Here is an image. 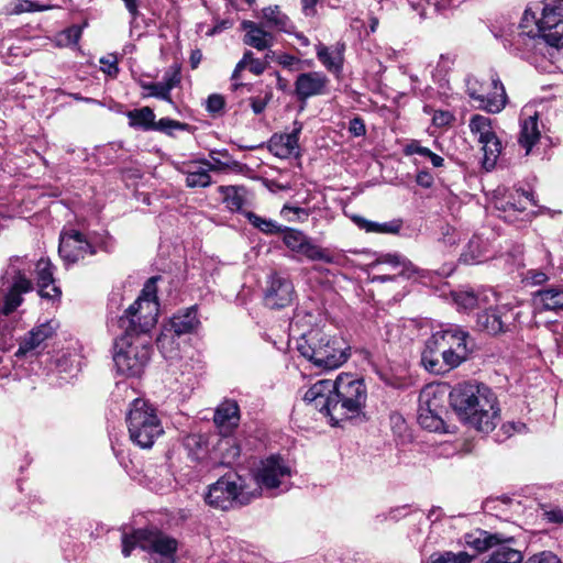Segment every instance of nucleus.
Segmentation results:
<instances>
[{"instance_id":"1","label":"nucleus","mask_w":563,"mask_h":563,"mask_svg":"<svg viewBox=\"0 0 563 563\" xmlns=\"http://www.w3.org/2000/svg\"><path fill=\"white\" fill-rule=\"evenodd\" d=\"M366 399L364 380L347 373L340 374L335 380L320 379L303 394V400L329 417L332 424L362 415Z\"/></svg>"},{"instance_id":"2","label":"nucleus","mask_w":563,"mask_h":563,"mask_svg":"<svg viewBox=\"0 0 563 563\" xmlns=\"http://www.w3.org/2000/svg\"><path fill=\"white\" fill-rule=\"evenodd\" d=\"M308 318L307 325L314 319L311 313L297 309L290 321L292 331L299 332L297 351L317 368L331 371L342 366L350 357V346L339 335H331L320 328L300 331L302 320Z\"/></svg>"},{"instance_id":"3","label":"nucleus","mask_w":563,"mask_h":563,"mask_svg":"<svg viewBox=\"0 0 563 563\" xmlns=\"http://www.w3.org/2000/svg\"><path fill=\"white\" fill-rule=\"evenodd\" d=\"M450 404L459 417L482 432L495 429L499 408L495 394L485 385L461 383L453 387Z\"/></svg>"},{"instance_id":"4","label":"nucleus","mask_w":563,"mask_h":563,"mask_svg":"<svg viewBox=\"0 0 563 563\" xmlns=\"http://www.w3.org/2000/svg\"><path fill=\"white\" fill-rule=\"evenodd\" d=\"M30 265L23 258H12L0 277V334L10 335L13 329V312L22 305L23 294L33 289L27 276Z\"/></svg>"},{"instance_id":"5","label":"nucleus","mask_w":563,"mask_h":563,"mask_svg":"<svg viewBox=\"0 0 563 563\" xmlns=\"http://www.w3.org/2000/svg\"><path fill=\"white\" fill-rule=\"evenodd\" d=\"M541 16L527 9L523 13L520 27L522 32L538 44H545L559 51L563 47V0H544L540 2Z\"/></svg>"},{"instance_id":"6","label":"nucleus","mask_w":563,"mask_h":563,"mask_svg":"<svg viewBox=\"0 0 563 563\" xmlns=\"http://www.w3.org/2000/svg\"><path fill=\"white\" fill-rule=\"evenodd\" d=\"M159 277H151L144 285L141 295L119 318V328L129 334L148 335L158 318L157 287Z\"/></svg>"},{"instance_id":"7","label":"nucleus","mask_w":563,"mask_h":563,"mask_svg":"<svg viewBox=\"0 0 563 563\" xmlns=\"http://www.w3.org/2000/svg\"><path fill=\"white\" fill-rule=\"evenodd\" d=\"M258 497L260 490L249 489L242 476L228 473L209 485L205 501L212 508L230 510L249 505Z\"/></svg>"},{"instance_id":"8","label":"nucleus","mask_w":563,"mask_h":563,"mask_svg":"<svg viewBox=\"0 0 563 563\" xmlns=\"http://www.w3.org/2000/svg\"><path fill=\"white\" fill-rule=\"evenodd\" d=\"M130 440L141 449H150L163 435L164 428L156 409L145 399L135 398L126 413Z\"/></svg>"},{"instance_id":"9","label":"nucleus","mask_w":563,"mask_h":563,"mask_svg":"<svg viewBox=\"0 0 563 563\" xmlns=\"http://www.w3.org/2000/svg\"><path fill=\"white\" fill-rule=\"evenodd\" d=\"M135 547L147 551L148 563H174L178 541L158 530L139 529L122 536V554L128 558Z\"/></svg>"},{"instance_id":"10","label":"nucleus","mask_w":563,"mask_h":563,"mask_svg":"<svg viewBox=\"0 0 563 563\" xmlns=\"http://www.w3.org/2000/svg\"><path fill=\"white\" fill-rule=\"evenodd\" d=\"M151 356V339L148 335H134L123 332L115 340L113 362L118 373L140 376Z\"/></svg>"},{"instance_id":"11","label":"nucleus","mask_w":563,"mask_h":563,"mask_svg":"<svg viewBox=\"0 0 563 563\" xmlns=\"http://www.w3.org/2000/svg\"><path fill=\"white\" fill-rule=\"evenodd\" d=\"M291 477V468L280 455H271L260 462L253 471V478L256 483L254 489L260 490V497L263 492L271 493L279 489L285 492L288 489L287 481Z\"/></svg>"},{"instance_id":"12","label":"nucleus","mask_w":563,"mask_h":563,"mask_svg":"<svg viewBox=\"0 0 563 563\" xmlns=\"http://www.w3.org/2000/svg\"><path fill=\"white\" fill-rule=\"evenodd\" d=\"M465 91L476 102L486 106H506L508 97L503 82L497 76H490L489 81L484 82L473 75L465 78Z\"/></svg>"},{"instance_id":"13","label":"nucleus","mask_w":563,"mask_h":563,"mask_svg":"<svg viewBox=\"0 0 563 563\" xmlns=\"http://www.w3.org/2000/svg\"><path fill=\"white\" fill-rule=\"evenodd\" d=\"M130 126L140 130H156L164 132L168 135H175L176 131H191V126L187 123H183L168 118H163L155 121V114L152 108H133L126 112Z\"/></svg>"},{"instance_id":"14","label":"nucleus","mask_w":563,"mask_h":563,"mask_svg":"<svg viewBox=\"0 0 563 563\" xmlns=\"http://www.w3.org/2000/svg\"><path fill=\"white\" fill-rule=\"evenodd\" d=\"M445 343L446 341H443V335L439 332L433 333L426 341L421 352V364L429 373L440 375L454 368Z\"/></svg>"},{"instance_id":"15","label":"nucleus","mask_w":563,"mask_h":563,"mask_svg":"<svg viewBox=\"0 0 563 563\" xmlns=\"http://www.w3.org/2000/svg\"><path fill=\"white\" fill-rule=\"evenodd\" d=\"M280 233H283L284 244L290 251L301 254L310 261H321L328 264L333 263V257L329 255L325 250L312 243L311 239L302 231L283 227Z\"/></svg>"},{"instance_id":"16","label":"nucleus","mask_w":563,"mask_h":563,"mask_svg":"<svg viewBox=\"0 0 563 563\" xmlns=\"http://www.w3.org/2000/svg\"><path fill=\"white\" fill-rule=\"evenodd\" d=\"M297 295L292 282L283 275L271 274L264 291V303L269 309H284L295 301Z\"/></svg>"},{"instance_id":"17","label":"nucleus","mask_w":563,"mask_h":563,"mask_svg":"<svg viewBox=\"0 0 563 563\" xmlns=\"http://www.w3.org/2000/svg\"><path fill=\"white\" fill-rule=\"evenodd\" d=\"M58 253L66 264H74L96 250L79 231L70 230L60 234Z\"/></svg>"},{"instance_id":"18","label":"nucleus","mask_w":563,"mask_h":563,"mask_svg":"<svg viewBox=\"0 0 563 563\" xmlns=\"http://www.w3.org/2000/svg\"><path fill=\"white\" fill-rule=\"evenodd\" d=\"M387 265L391 273L376 275L373 282H393L397 277L411 278L418 273V268L404 255L399 253H387L378 256L374 263L375 267Z\"/></svg>"},{"instance_id":"19","label":"nucleus","mask_w":563,"mask_h":563,"mask_svg":"<svg viewBox=\"0 0 563 563\" xmlns=\"http://www.w3.org/2000/svg\"><path fill=\"white\" fill-rule=\"evenodd\" d=\"M515 318L516 313L507 307L486 309L477 314L476 328L479 331L496 335L507 331Z\"/></svg>"},{"instance_id":"20","label":"nucleus","mask_w":563,"mask_h":563,"mask_svg":"<svg viewBox=\"0 0 563 563\" xmlns=\"http://www.w3.org/2000/svg\"><path fill=\"white\" fill-rule=\"evenodd\" d=\"M438 332L440 335H443V341H446L445 345L449 350L448 355L451 360V364H453L454 368L457 367L467 358L472 350V347H470V334L457 327Z\"/></svg>"},{"instance_id":"21","label":"nucleus","mask_w":563,"mask_h":563,"mask_svg":"<svg viewBox=\"0 0 563 563\" xmlns=\"http://www.w3.org/2000/svg\"><path fill=\"white\" fill-rule=\"evenodd\" d=\"M35 279L37 292L41 298L59 300L62 290L55 285L54 265L48 258H40L35 265Z\"/></svg>"},{"instance_id":"22","label":"nucleus","mask_w":563,"mask_h":563,"mask_svg":"<svg viewBox=\"0 0 563 563\" xmlns=\"http://www.w3.org/2000/svg\"><path fill=\"white\" fill-rule=\"evenodd\" d=\"M58 327L56 320L46 321L33 328L29 334L20 342L15 356L21 357L32 352L41 345L42 342L52 338Z\"/></svg>"},{"instance_id":"23","label":"nucleus","mask_w":563,"mask_h":563,"mask_svg":"<svg viewBox=\"0 0 563 563\" xmlns=\"http://www.w3.org/2000/svg\"><path fill=\"white\" fill-rule=\"evenodd\" d=\"M213 421L219 432L232 433L240 421V408L238 402L234 400L221 402L216 409Z\"/></svg>"},{"instance_id":"24","label":"nucleus","mask_w":563,"mask_h":563,"mask_svg":"<svg viewBox=\"0 0 563 563\" xmlns=\"http://www.w3.org/2000/svg\"><path fill=\"white\" fill-rule=\"evenodd\" d=\"M298 130L292 129L290 133L274 134L268 141L269 152L279 157L288 158L292 155H298Z\"/></svg>"},{"instance_id":"25","label":"nucleus","mask_w":563,"mask_h":563,"mask_svg":"<svg viewBox=\"0 0 563 563\" xmlns=\"http://www.w3.org/2000/svg\"><path fill=\"white\" fill-rule=\"evenodd\" d=\"M532 302L538 311L563 310V287L552 286L540 289L533 294Z\"/></svg>"},{"instance_id":"26","label":"nucleus","mask_w":563,"mask_h":563,"mask_svg":"<svg viewBox=\"0 0 563 563\" xmlns=\"http://www.w3.org/2000/svg\"><path fill=\"white\" fill-rule=\"evenodd\" d=\"M515 539L504 537L501 541L495 544L492 553L481 560L479 563H521L522 554L519 550L512 548Z\"/></svg>"},{"instance_id":"27","label":"nucleus","mask_w":563,"mask_h":563,"mask_svg":"<svg viewBox=\"0 0 563 563\" xmlns=\"http://www.w3.org/2000/svg\"><path fill=\"white\" fill-rule=\"evenodd\" d=\"M328 84V78L324 74L312 71L300 74L296 80V91L301 99L320 95L323 92Z\"/></svg>"},{"instance_id":"28","label":"nucleus","mask_w":563,"mask_h":563,"mask_svg":"<svg viewBox=\"0 0 563 563\" xmlns=\"http://www.w3.org/2000/svg\"><path fill=\"white\" fill-rule=\"evenodd\" d=\"M241 26L246 32L243 38L244 44L258 51L267 49L273 45V34L263 30L255 22L244 20Z\"/></svg>"},{"instance_id":"29","label":"nucleus","mask_w":563,"mask_h":563,"mask_svg":"<svg viewBox=\"0 0 563 563\" xmlns=\"http://www.w3.org/2000/svg\"><path fill=\"white\" fill-rule=\"evenodd\" d=\"M199 324L200 321L195 306L174 314L169 321L170 330L178 336L192 332Z\"/></svg>"},{"instance_id":"30","label":"nucleus","mask_w":563,"mask_h":563,"mask_svg":"<svg viewBox=\"0 0 563 563\" xmlns=\"http://www.w3.org/2000/svg\"><path fill=\"white\" fill-rule=\"evenodd\" d=\"M180 81V74L177 69L170 68L164 74L163 80L144 86L147 96L169 101V91Z\"/></svg>"},{"instance_id":"31","label":"nucleus","mask_w":563,"mask_h":563,"mask_svg":"<svg viewBox=\"0 0 563 563\" xmlns=\"http://www.w3.org/2000/svg\"><path fill=\"white\" fill-rule=\"evenodd\" d=\"M504 538L500 533H490L485 530H475L471 533H466L464 537L465 544L473 549L475 552H484L493 549L498 541Z\"/></svg>"},{"instance_id":"32","label":"nucleus","mask_w":563,"mask_h":563,"mask_svg":"<svg viewBox=\"0 0 563 563\" xmlns=\"http://www.w3.org/2000/svg\"><path fill=\"white\" fill-rule=\"evenodd\" d=\"M453 301L461 311H471L475 308L485 307L488 303V297L482 291L459 290L452 294Z\"/></svg>"},{"instance_id":"33","label":"nucleus","mask_w":563,"mask_h":563,"mask_svg":"<svg viewBox=\"0 0 563 563\" xmlns=\"http://www.w3.org/2000/svg\"><path fill=\"white\" fill-rule=\"evenodd\" d=\"M217 442L213 444L214 451L218 453L223 463H231L240 456V446L231 433L219 432Z\"/></svg>"},{"instance_id":"34","label":"nucleus","mask_w":563,"mask_h":563,"mask_svg":"<svg viewBox=\"0 0 563 563\" xmlns=\"http://www.w3.org/2000/svg\"><path fill=\"white\" fill-rule=\"evenodd\" d=\"M418 410H423L428 413H430V411L446 413L444 394L439 391L435 387H426L419 395Z\"/></svg>"},{"instance_id":"35","label":"nucleus","mask_w":563,"mask_h":563,"mask_svg":"<svg viewBox=\"0 0 563 563\" xmlns=\"http://www.w3.org/2000/svg\"><path fill=\"white\" fill-rule=\"evenodd\" d=\"M540 140V131L538 128L537 113L529 115L521 124V131L519 134L518 142L522 148H525V155H529L532 147Z\"/></svg>"},{"instance_id":"36","label":"nucleus","mask_w":563,"mask_h":563,"mask_svg":"<svg viewBox=\"0 0 563 563\" xmlns=\"http://www.w3.org/2000/svg\"><path fill=\"white\" fill-rule=\"evenodd\" d=\"M343 51L344 44H338L332 51L323 44H319L317 46V57L328 70L339 73L343 65Z\"/></svg>"},{"instance_id":"37","label":"nucleus","mask_w":563,"mask_h":563,"mask_svg":"<svg viewBox=\"0 0 563 563\" xmlns=\"http://www.w3.org/2000/svg\"><path fill=\"white\" fill-rule=\"evenodd\" d=\"M484 509L500 519L509 520L511 519L512 512L519 511L520 503L509 497H501L487 500L484 505Z\"/></svg>"},{"instance_id":"38","label":"nucleus","mask_w":563,"mask_h":563,"mask_svg":"<svg viewBox=\"0 0 563 563\" xmlns=\"http://www.w3.org/2000/svg\"><path fill=\"white\" fill-rule=\"evenodd\" d=\"M478 142L482 144V151L484 153L482 162L483 167L489 172L496 166L497 159L501 153V142L497 137L496 133H493L488 137H485Z\"/></svg>"},{"instance_id":"39","label":"nucleus","mask_w":563,"mask_h":563,"mask_svg":"<svg viewBox=\"0 0 563 563\" xmlns=\"http://www.w3.org/2000/svg\"><path fill=\"white\" fill-rule=\"evenodd\" d=\"M486 258V243L478 236L473 235L466 244L460 261L467 265L481 263Z\"/></svg>"},{"instance_id":"40","label":"nucleus","mask_w":563,"mask_h":563,"mask_svg":"<svg viewBox=\"0 0 563 563\" xmlns=\"http://www.w3.org/2000/svg\"><path fill=\"white\" fill-rule=\"evenodd\" d=\"M210 439L203 434H189L184 440V445L189 456L195 461L205 459L208 453Z\"/></svg>"},{"instance_id":"41","label":"nucleus","mask_w":563,"mask_h":563,"mask_svg":"<svg viewBox=\"0 0 563 563\" xmlns=\"http://www.w3.org/2000/svg\"><path fill=\"white\" fill-rule=\"evenodd\" d=\"M443 415L444 413L441 412L430 411V413H428L427 411L418 410V422L426 430L446 433L450 431Z\"/></svg>"},{"instance_id":"42","label":"nucleus","mask_w":563,"mask_h":563,"mask_svg":"<svg viewBox=\"0 0 563 563\" xmlns=\"http://www.w3.org/2000/svg\"><path fill=\"white\" fill-rule=\"evenodd\" d=\"M263 19L268 26L278 29L279 31L289 32V18L280 11L278 5H269L263 9Z\"/></svg>"},{"instance_id":"43","label":"nucleus","mask_w":563,"mask_h":563,"mask_svg":"<svg viewBox=\"0 0 563 563\" xmlns=\"http://www.w3.org/2000/svg\"><path fill=\"white\" fill-rule=\"evenodd\" d=\"M474 556L465 551H438L430 555L428 563H471Z\"/></svg>"},{"instance_id":"44","label":"nucleus","mask_w":563,"mask_h":563,"mask_svg":"<svg viewBox=\"0 0 563 563\" xmlns=\"http://www.w3.org/2000/svg\"><path fill=\"white\" fill-rule=\"evenodd\" d=\"M245 217L254 228L258 229L261 232H263L265 234L280 233V231L284 227V225L278 224L276 221H274L272 219L262 218L252 211H247L245 213Z\"/></svg>"},{"instance_id":"45","label":"nucleus","mask_w":563,"mask_h":563,"mask_svg":"<svg viewBox=\"0 0 563 563\" xmlns=\"http://www.w3.org/2000/svg\"><path fill=\"white\" fill-rule=\"evenodd\" d=\"M211 176L206 166H198L186 172V185L189 188H205L210 186Z\"/></svg>"},{"instance_id":"46","label":"nucleus","mask_w":563,"mask_h":563,"mask_svg":"<svg viewBox=\"0 0 563 563\" xmlns=\"http://www.w3.org/2000/svg\"><path fill=\"white\" fill-rule=\"evenodd\" d=\"M470 130L473 134L478 136V141L495 133L492 128L490 119L481 114H476L471 119Z\"/></svg>"},{"instance_id":"47","label":"nucleus","mask_w":563,"mask_h":563,"mask_svg":"<svg viewBox=\"0 0 563 563\" xmlns=\"http://www.w3.org/2000/svg\"><path fill=\"white\" fill-rule=\"evenodd\" d=\"M216 155H221L223 157L229 156L227 150L224 151H211L209 156L210 161L203 159L200 162L201 165L206 166L209 172H221L229 167V164L225 162H221Z\"/></svg>"},{"instance_id":"48","label":"nucleus","mask_w":563,"mask_h":563,"mask_svg":"<svg viewBox=\"0 0 563 563\" xmlns=\"http://www.w3.org/2000/svg\"><path fill=\"white\" fill-rule=\"evenodd\" d=\"M81 36V27L78 25H73L62 32L58 36L59 45H76Z\"/></svg>"},{"instance_id":"49","label":"nucleus","mask_w":563,"mask_h":563,"mask_svg":"<svg viewBox=\"0 0 563 563\" xmlns=\"http://www.w3.org/2000/svg\"><path fill=\"white\" fill-rule=\"evenodd\" d=\"M454 120V114L449 110L439 109L434 111L432 122L438 128L449 126Z\"/></svg>"},{"instance_id":"50","label":"nucleus","mask_w":563,"mask_h":563,"mask_svg":"<svg viewBox=\"0 0 563 563\" xmlns=\"http://www.w3.org/2000/svg\"><path fill=\"white\" fill-rule=\"evenodd\" d=\"M47 8L48 7H40L35 2L30 0H20L14 4L12 13L20 14L23 12L43 11L46 10Z\"/></svg>"},{"instance_id":"51","label":"nucleus","mask_w":563,"mask_h":563,"mask_svg":"<svg viewBox=\"0 0 563 563\" xmlns=\"http://www.w3.org/2000/svg\"><path fill=\"white\" fill-rule=\"evenodd\" d=\"M100 64L102 65V70L109 76H117L119 73L118 68V58L115 55H108L106 57L100 58Z\"/></svg>"},{"instance_id":"52","label":"nucleus","mask_w":563,"mask_h":563,"mask_svg":"<svg viewBox=\"0 0 563 563\" xmlns=\"http://www.w3.org/2000/svg\"><path fill=\"white\" fill-rule=\"evenodd\" d=\"M404 153H405V155L417 154L419 156L428 158L430 156V154L432 153V151L429 150L428 147L420 145V143L418 141H411L409 144H407L405 146Z\"/></svg>"},{"instance_id":"53","label":"nucleus","mask_w":563,"mask_h":563,"mask_svg":"<svg viewBox=\"0 0 563 563\" xmlns=\"http://www.w3.org/2000/svg\"><path fill=\"white\" fill-rule=\"evenodd\" d=\"M526 563H561L560 559L549 551L534 554Z\"/></svg>"},{"instance_id":"54","label":"nucleus","mask_w":563,"mask_h":563,"mask_svg":"<svg viewBox=\"0 0 563 563\" xmlns=\"http://www.w3.org/2000/svg\"><path fill=\"white\" fill-rule=\"evenodd\" d=\"M525 279L531 285H542L549 279V277L542 271L529 269L526 273Z\"/></svg>"},{"instance_id":"55","label":"nucleus","mask_w":563,"mask_h":563,"mask_svg":"<svg viewBox=\"0 0 563 563\" xmlns=\"http://www.w3.org/2000/svg\"><path fill=\"white\" fill-rule=\"evenodd\" d=\"M349 132L355 137L365 135L366 128L364 121L358 117L352 119L349 123Z\"/></svg>"},{"instance_id":"56","label":"nucleus","mask_w":563,"mask_h":563,"mask_svg":"<svg viewBox=\"0 0 563 563\" xmlns=\"http://www.w3.org/2000/svg\"><path fill=\"white\" fill-rule=\"evenodd\" d=\"M233 26V21L230 19L218 20L216 24L206 32L207 36H214L221 32L229 30Z\"/></svg>"},{"instance_id":"57","label":"nucleus","mask_w":563,"mask_h":563,"mask_svg":"<svg viewBox=\"0 0 563 563\" xmlns=\"http://www.w3.org/2000/svg\"><path fill=\"white\" fill-rule=\"evenodd\" d=\"M227 201H228L229 206L233 209H241L243 206V199L238 194V191L234 187H229L227 189Z\"/></svg>"},{"instance_id":"58","label":"nucleus","mask_w":563,"mask_h":563,"mask_svg":"<svg viewBox=\"0 0 563 563\" xmlns=\"http://www.w3.org/2000/svg\"><path fill=\"white\" fill-rule=\"evenodd\" d=\"M401 220H391L388 222L379 223V233L396 234L401 229Z\"/></svg>"},{"instance_id":"59","label":"nucleus","mask_w":563,"mask_h":563,"mask_svg":"<svg viewBox=\"0 0 563 563\" xmlns=\"http://www.w3.org/2000/svg\"><path fill=\"white\" fill-rule=\"evenodd\" d=\"M406 510V507L390 509L388 514H379L376 516V520L378 522H384L388 519L397 521L402 515L401 512Z\"/></svg>"},{"instance_id":"60","label":"nucleus","mask_w":563,"mask_h":563,"mask_svg":"<svg viewBox=\"0 0 563 563\" xmlns=\"http://www.w3.org/2000/svg\"><path fill=\"white\" fill-rule=\"evenodd\" d=\"M355 222L358 224L361 229H364L366 232L379 233L378 222L369 221L363 218H355Z\"/></svg>"},{"instance_id":"61","label":"nucleus","mask_w":563,"mask_h":563,"mask_svg":"<svg viewBox=\"0 0 563 563\" xmlns=\"http://www.w3.org/2000/svg\"><path fill=\"white\" fill-rule=\"evenodd\" d=\"M416 181L423 188H430L433 184V177L429 172L421 170L418 173Z\"/></svg>"},{"instance_id":"62","label":"nucleus","mask_w":563,"mask_h":563,"mask_svg":"<svg viewBox=\"0 0 563 563\" xmlns=\"http://www.w3.org/2000/svg\"><path fill=\"white\" fill-rule=\"evenodd\" d=\"M545 518L551 522H563V508H552L544 512Z\"/></svg>"},{"instance_id":"63","label":"nucleus","mask_w":563,"mask_h":563,"mask_svg":"<svg viewBox=\"0 0 563 563\" xmlns=\"http://www.w3.org/2000/svg\"><path fill=\"white\" fill-rule=\"evenodd\" d=\"M450 65V59L448 57H444L443 55L440 57V60L437 66V73H432V77L434 80H443V77L438 78V74L441 75L442 71L446 73Z\"/></svg>"},{"instance_id":"64","label":"nucleus","mask_w":563,"mask_h":563,"mask_svg":"<svg viewBox=\"0 0 563 563\" xmlns=\"http://www.w3.org/2000/svg\"><path fill=\"white\" fill-rule=\"evenodd\" d=\"M286 211L294 212L299 221H305L309 217V211L300 207L284 206L282 212L284 213Z\"/></svg>"}]
</instances>
